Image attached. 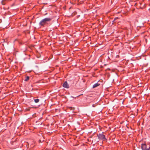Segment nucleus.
Returning a JSON list of instances; mask_svg holds the SVG:
<instances>
[{"mask_svg":"<svg viewBox=\"0 0 150 150\" xmlns=\"http://www.w3.org/2000/svg\"><path fill=\"white\" fill-rule=\"evenodd\" d=\"M39 100L38 99L34 100V101L36 103H38L39 102Z\"/></svg>","mask_w":150,"mask_h":150,"instance_id":"7","label":"nucleus"},{"mask_svg":"<svg viewBox=\"0 0 150 150\" xmlns=\"http://www.w3.org/2000/svg\"><path fill=\"white\" fill-rule=\"evenodd\" d=\"M52 18H46L42 19L39 23V25L40 26L44 27L48 24V22L50 21Z\"/></svg>","mask_w":150,"mask_h":150,"instance_id":"1","label":"nucleus"},{"mask_svg":"<svg viewBox=\"0 0 150 150\" xmlns=\"http://www.w3.org/2000/svg\"><path fill=\"white\" fill-rule=\"evenodd\" d=\"M100 85V84L99 83H96L95 84H94L93 86V88H94Z\"/></svg>","mask_w":150,"mask_h":150,"instance_id":"5","label":"nucleus"},{"mask_svg":"<svg viewBox=\"0 0 150 150\" xmlns=\"http://www.w3.org/2000/svg\"><path fill=\"white\" fill-rule=\"evenodd\" d=\"M97 136L99 140H102L103 141L106 140L105 135L102 134H98Z\"/></svg>","mask_w":150,"mask_h":150,"instance_id":"2","label":"nucleus"},{"mask_svg":"<svg viewBox=\"0 0 150 150\" xmlns=\"http://www.w3.org/2000/svg\"><path fill=\"white\" fill-rule=\"evenodd\" d=\"M92 106L93 107H94L95 106H94V105L93 104L92 105Z\"/></svg>","mask_w":150,"mask_h":150,"instance_id":"8","label":"nucleus"},{"mask_svg":"<svg viewBox=\"0 0 150 150\" xmlns=\"http://www.w3.org/2000/svg\"><path fill=\"white\" fill-rule=\"evenodd\" d=\"M29 77L28 76H27L25 77V78L24 80V81H28L29 79Z\"/></svg>","mask_w":150,"mask_h":150,"instance_id":"6","label":"nucleus"},{"mask_svg":"<svg viewBox=\"0 0 150 150\" xmlns=\"http://www.w3.org/2000/svg\"><path fill=\"white\" fill-rule=\"evenodd\" d=\"M63 86L64 87L66 88H68L69 86L67 81H65L63 84Z\"/></svg>","mask_w":150,"mask_h":150,"instance_id":"4","label":"nucleus"},{"mask_svg":"<svg viewBox=\"0 0 150 150\" xmlns=\"http://www.w3.org/2000/svg\"><path fill=\"white\" fill-rule=\"evenodd\" d=\"M41 142V140H39V142Z\"/></svg>","mask_w":150,"mask_h":150,"instance_id":"9","label":"nucleus"},{"mask_svg":"<svg viewBox=\"0 0 150 150\" xmlns=\"http://www.w3.org/2000/svg\"><path fill=\"white\" fill-rule=\"evenodd\" d=\"M141 147L142 150H150V147L147 148L146 145L145 144H142Z\"/></svg>","mask_w":150,"mask_h":150,"instance_id":"3","label":"nucleus"}]
</instances>
